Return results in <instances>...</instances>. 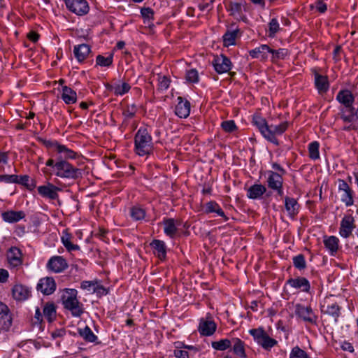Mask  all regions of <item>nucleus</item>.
<instances>
[{
	"mask_svg": "<svg viewBox=\"0 0 358 358\" xmlns=\"http://www.w3.org/2000/svg\"><path fill=\"white\" fill-rule=\"evenodd\" d=\"M134 145V150L139 156L148 155L152 152V138L145 127H140L136 133Z\"/></svg>",
	"mask_w": 358,
	"mask_h": 358,
	"instance_id": "f257e3e1",
	"label": "nucleus"
},
{
	"mask_svg": "<svg viewBox=\"0 0 358 358\" xmlns=\"http://www.w3.org/2000/svg\"><path fill=\"white\" fill-rule=\"evenodd\" d=\"M78 292L75 289H66L62 296L65 309L69 310L72 316L79 317L84 312L83 304L77 299Z\"/></svg>",
	"mask_w": 358,
	"mask_h": 358,
	"instance_id": "f03ea898",
	"label": "nucleus"
},
{
	"mask_svg": "<svg viewBox=\"0 0 358 358\" xmlns=\"http://www.w3.org/2000/svg\"><path fill=\"white\" fill-rule=\"evenodd\" d=\"M55 174L62 178L77 179L82 176V171L67 161H56Z\"/></svg>",
	"mask_w": 358,
	"mask_h": 358,
	"instance_id": "7ed1b4c3",
	"label": "nucleus"
},
{
	"mask_svg": "<svg viewBox=\"0 0 358 358\" xmlns=\"http://www.w3.org/2000/svg\"><path fill=\"white\" fill-rule=\"evenodd\" d=\"M249 334L253 337L254 341L265 350H271L272 348L278 345V341L270 337L264 328L252 329Z\"/></svg>",
	"mask_w": 358,
	"mask_h": 358,
	"instance_id": "20e7f679",
	"label": "nucleus"
},
{
	"mask_svg": "<svg viewBox=\"0 0 358 358\" xmlns=\"http://www.w3.org/2000/svg\"><path fill=\"white\" fill-rule=\"evenodd\" d=\"M252 124L258 128L262 135L268 141L273 143L275 145H279L278 138H274V137L272 136L266 120L261 117L259 114L255 113L252 116Z\"/></svg>",
	"mask_w": 358,
	"mask_h": 358,
	"instance_id": "39448f33",
	"label": "nucleus"
},
{
	"mask_svg": "<svg viewBox=\"0 0 358 358\" xmlns=\"http://www.w3.org/2000/svg\"><path fill=\"white\" fill-rule=\"evenodd\" d=\"M67 9L78 16H83L90 11V6L86 0H64Z\"/></svg>",
	"mask_w": 358,
	"mask_h": 358,
	"instance_id": "423d86ee",
	"label": "nucleus"
},
{
	"mask_svg": "<svg viewBox=\"0 0 358 358\" xmlns=\"http://www.w3.org/2000/svg\"><path fill=\"white\" fill-rule=\"evenodd\" d=\"M296 315L303 321L311 324H316L317 316L313 312L310 306H305L297 303L295 306Z\"/></svg>",
	"mask_w": 358,
	"mask_h": 358,
	"instance_id": "0eeeda50",
	"label": "nucleus"
},
{
	"mask_svg": "<svg viewBox=\"0 0 358 358\" xmlns=\"http://www.w3.org/2000/svg\"><path fill=\"white\" fill-rule=\"evenodd\" d=\"M8 264L10 268H19L23 264V255L17 247L10 248L6 253Z\"/></svg>",
	"mask_w": 358,
	"mask_h": 358,
	"instance_id": "6e6552de",
	"label": "nucleus"
},
{
	"mask_svg": "<svg viewBox=\"0 0 358 358\" xmlns=\"http://www.w3.org/2000/svg\"><path fill=\"white\" fill-rule=\"evenodd\" d=\"M338 189L341 194V201L345 203L346 206H351L354 203L353 192L348 184L342 179L338 180Z\"/></svg>",
	"mask_w": 358,
	"mask_h": 358,
	"instance_id": "1a4fd4ad",
	"label": "nucleus"
},
{
	"mask_svg": "<svg viewBox=\"0 0 358 358\" xmlns=\"http://www.w3.org/2000/svg\"><path fill=\"white\" fill-rule=\"evenodd\" d=\"M38 193L45 199L50 200H55L59 198L58 192L61 191V188L54 185L50 182H47L44 185L37 187Z\"/></svg>",
	"mask_w": 358,
	"mask_h": 358,
	"instance_id": "9d476101",
	"label": "nucleus"
},
{
	"mask_svg": "<svg viewBox=\"0 0 358 358\" xmlns=\"http://www.w3.org/2000/svg\"><path fill=\"white\" fill-rule=\"evenodd\" d=\"M213 65L215 71L219 74L227 73L231 69L230 59L224 55L215 57L213 61Z\"/></svg>",
	"mask_w": 358,
	"mask_h": 358,
	"instance_id": "9b49d317",
	"label": "nucleus"
},
{
	"mask_svg": "<svg viewBox=\"0 0 358 358\" xmlns=\"http://www.w3.org/2000/svg\"><path fill=\"white\" fill-rule=\"evenodd\" d=\"M12 325V317L8 307L0 302V331H8Z\"/></svg>",
	"mask_w": 358,
	"mask_h": 358,
	"instance_id": "f8f14e48",
	"label": "nucleus"
},
{
	"mask_svg": "<svg viewBox=\"0 0 358 358\" xmlns=\"http://www.w3.org/2000/svg\"><path fill=\"white\" fill-rule=\"evenodd\" d=\"M67 267L68 264L62 256H53L47 263V268L55 273H61Z\"/></svg>",
	"mask_w": 358,
	"mask_h": 358,
	"instance_id": "ddd939ff",
	"label": "nucleus"
},
{
	"mask_svg": "<svg viewBox=\"0 0 358 358\" xmlns=\"http://www.w3.org/2000/svg\"><path fill=\"white\" fill-rule=\"evenodd\" d=\"M355 227L354 217L351 215H345L341 222L339 234L343 238H348Z\"/></svg>",
	"mask_w": 358,
	"mask_h": 358,
	"instance_id": "4468645a",
	"label": "nucleus"
},
{
	"mask_svg": "<svg viewBox=\"0 0 358 358\" xmlns=\"http://www.w3.org/2000/svg\"><path fill=\"white\" fill-rule=\"evenodd\" d=\"M341 307L336 302L324 301V303L321 306L322 313L332 317L335 323L338 322V317L341 315Z\"/></svg>",
	"mask_w": 358,
	"mask_h": 358,
	"instance_id": "2eb2a0df",
	"label": "nucleus"
},
{
	"mask_svg": "<svg viewBox=\"0 0 358 358\" xmlns=\"http://www.w3.org/2000/svg\"><path fill=\"white\" fill-rule=\"evenodd\" d=\"M37 289L45 295L52 294L56 289L55 280L51 277L41 278L37 285Z\"/></svg>",
	"mask_w": 358,
	"mask_h": 358,
	"instance_id": "dca6fc26",
	"label": "nucleus"
},
{
	"mask_svg": "<svg viewBox=\"0 0 358 358\" xmlns=\"http://www.w3.org/2000/svg\"><path fill=\"white\" fill-rule=\"evenodd\" d=\"M77 156L78 154L76 152L61 144L57 146L56 153L54 155L57 162L76 159Z\"/></svg>",
	"mask_w": 358,
	"mask_h": 358,
	"instance_id": "f3484780",
	"label": "nucleus"
},
{
	"mask_svg": "<svg viewBox=\"0 0 358 358\" xmlns=\"http://www.w3.org/2000/svg\"><path fill=\"white\" fill-rule=\"evenodd\" d=\"M216 328L217 325L211 318L209 320L201 319L200 320L199 331L203 336H209L213 335Z\"/></svg>",
	"mask_w": 358,
	"mask_h": 358,
	"instance_id": "a211bd4d",
	"label": "nucleus"
},
{
	"mask_svg": "<svg viewBox=\"0 0 358 358\" xmlns=\"http://www.w3.org/2000/svg\"><path fill=\"white\" fill-rule=\"evenodd\" d=\"M271 52V48L266 44L259 45L249 51L250 56L253 59H258L261 61H266L268 59V54Z\"/></svg>",
	"mask_w": 358,
	"mask_h": 358,
	"instance_id": "6ab92c4d",
	"label": "nucleus"
},
{
	"mask_svg": "<svg viewBox=\"0 0 358 358\" xmlns=\"http://www.w3.org/2000/svg\"><path fill=\"white\" fill-rule=\"evenodd\" d=\"M336 100L345 108H350L354 103L355 98L350 90H342L337 94Z\"/></svg>",
	"mask_w": 358,
	"mask_h": 358,
	"instance_id": "aec40b11",
	"label": "nucleus"
},
{
	"mask_svg": "<svg viewBox=\"0 0 358 358\" xmlns=\"http://www.w3.org/2000/svg\"><path fill=\"white\" fill-rule=\"evenodd\" d=\"M315 85L320 94L326 93L329 87L328 77L319 74L315 71Z\"/></svg>",
	"mask_w": 358,
	"mask_h": 358,
	"instance_id": "412c9836",
	"label": "nucleus"
},
{
	"mask_svg": "<svg viewBox=\"0 0 358 358\" xmlns=\"http://www.w3.org/2000/svg\"><path fill=\"white\" fill-rule=\"evenodd\" d=\"M164 231L166 235L170 238H173L178 231V225H180L179 221H176L173 218H165L163 220Z\"/></svg>",
	"mask_w": 358,
	"mask_h": 358,
	"instance_id": "4be33fe9",
	"label": "nucleus"
},
{
	"mask_svg": "<svg viewBox=\"0 0 358 358\" xmlns=\"http://www.w3.org/2000/svg\"><path fill=\"white\" fill-rule=\"evenodd\" d=\"M285 208L289 217L294 219L299 213V204L294 198L286 196L285 198Z\"/></svg>",
	"mask_w": 358,
	"mask_h": 358,
	"instance_id": "5701e85b",
	"label": "nucleus"
},
{
	"mask_svg": "<svg viewBox=\"0 0 358 358\" xmlns=\"http://www.w3.org/2000/svg\"><path fill=\"white\" fill-rule=\"evenodd\" d=\"M26 216L24 211L8 210L1 213L3 220L8 223L17 222Z\"/></svg>",
	"mask_w": 358,
	"mask_h": 358,
	"instance_id": "b1692460",
	"label": "nucleus"
},
{
	"mask_svg": "<svg viewBox=\"0 0 358 358\" xmlns=\"http://www.w3.org/2000/svg\"><path fill=\"white\" fill-rule=\"evenodd\" d=\"M267 185L271 189H277L278 187L282 186L283 183L282 176L273 171H267Z\"/></svg>",
	"mask_w": 358,
	"mask_h": 358,
	"instance_id": "393cba45",
	"label": "nucleus"
},
{
	"mask_svg": "<svg viewBox=\"0 0 358 358\" xmlns=\"http://www.w3.org/2000/svg\"><path fill=\"white\" fill-rule=\"evenodd\" d=\"M338 118L346 124L343 127L344 130L355 129V126L354 124L358 120V113H340L339 117H336V119Z\"/></svg>",
	"mask_w": 358,
	"mask_h": 358,
	"instance_id": "a878e982",
	"label": "nucleus"
},
{
	"mask_svg": "<svg viewBox=\"0 0 358 358\" xmlns=\"http://www.w3.org/2000/svg\"><path fill=\"white\" fill-rule=\"evenodd\" d=\"M245 343L238 338H232L231 350L235 355L239 358H247Z\"/></svg>",
	"mask_w": 358,
	"mask_h": 358,
	"instance_id": "bb28decb",
	"label": "nucleus"
},
{
	"mask_svg": "<svg viewBox=\"0 0 358 358\" xmlns=\"http://www.w3.org/2000/svg\"><path fill=\"white\" fill-rule=\"evenodd\" d=\"M287 283L294 288L301 289L303 292H308L310 287L308 280L303 277L290 278Z\"/></svg>",
	"mask_w": 358,
	"mask_h": 358,
	"instance_id": "cd10ccee",
	"label": "nucleus"
},
{
	"mask_svg": "<svg viewBox=\"0 0 358 358\" xmlns=\"http://www.w3.org/2000/svg\"><path fill=\"white\" fill-rule=\"evenodd\" d=\"M13 296L17 301H24L29 298L30 291L28 287L22 285H15L12 290Z\"/></svg>",
	"mask_w": 358,
	"mask_h": 358,
	"instance_id": "c85d7f7f",
	"label": "nucleus"
},
{
	"mask_svg": "<svg viewBox=\"0 0 358 358\" xmlns=\"http://www.w3.org/2000/svg\"><path fill=\"white\" fill-rule=\"evenodd\" d=\"M90 52V47L89 45L83 43L76 45L73 49L75 57L79 62H83Z\"/></svg>",
	"mask_w": 358,
	"mask_h": 358,
	"instance_id": "c756f323",
	"label": "nucleus"
},
{
	"mask_svg": "<svg viewBox=\"0 0 358 358\" xmlns=\"http://www.w3.org/2000/svg\"><path fill=\"white\" fill-rule=\"evenodd\" d=\"M266 188L261 184H255L250 187L247 191V196L251 199H260L266 192Z\"/></svg>",
	"mask_w": 358,
	"mask_h": 358,
	"instance_id": "7c9ffc66",
	"label": "nucleus"
},
{
	"mask_svg": "<svg viewBox=\"0 0 358 358\" xmlns=\"http://www.w3.org/2000/svg\"><path fill=\"white\" fill-rule=\"evenodd\" d=\"M151 247L154 250V253L161 260H164L166 256V247L163 241L153 240L150 243Z\"/></svg>",
	"mask_w": 358,
	"mask_h": 358,
	"instance_id": "2f4dec72",
	"label": "nucleus"
},
{
	"mask_svg": "<svg viewBox=\"0 0 358 358\" xmlns=\"http://www.w3.org/2000/svg\"><path fill=\"white\" fill-rule=\"evenodd\" d=\"M323 243L330 255H334L338 250L339 239L337 237L334 236H324Z\"/></svg>",
	"mask_w": 358,
	"mask_h": 358,
	"instance_id": "473e14b6",
	"label": "nucleus"
},
{
	"mask_svg": "<svg viewBox=\"0 0 358 358\" xmlns=\"http://www.w3.org/2000/svg\"><path fill=\"white\" fill-rule=\"evenodd\" d=\"M206 212L207 213H215L219 216L222 217L224 221L229 220V217L225 215L220 205L214 201H209L206 204Z\"/></svg>",
	"mask_w": 358,
	"mask_h": 358,
	"instance_id": "72a5a7b5",
	"label": "nucleus"
},
{
	"mask_svg": "<svg viewBox=\"0 0 358 358\" xmlns=\"http://www.w3.org/2000/svg\"><path fill=\"white\" fill-rule=\"evenodd\" d=\"M108 89H110V90H111L115 95L122 96L130 90L131 86L129 83L125 82L116 83L110 86Z\"/></svg>",
	"mask_w": 358,
	"mask_h": 358,
	"instance_id": "f704fd0d",
	"label": "nucleus"
},
{
	"mask_svg": "<svg viewBox=\"0 0 358 358\" xmlns=\"http://www.w3.org/2000/svg\"><path fill=\"white\" fill-rule=\"evenodd\" d=\"M239 32L240 30L238 28L234 30H227L222 37L224 45L228 47L234 45Z\"/></svg>",
	"mask_w": 358,
	"mask_h": 358,
	"instance_id": "c9c22d12",
	"label": "nucleus"
},
{
	"mask_svg": "<svg viewBox=\"0 0 358 358\" xmlns=\"http://www.w3.org/2000/svg\"><path fill=\"white\" fill-rule=\"evenodd\" d=\"M62 98L67 104L73 103L77 99L76 92L71 87L64 86L62 87Z\"/></svg>",
	"mask_w": 358,
	"mask_h": 358,
	"instance_id": "e433bc0d",
	"label": "nucleus"
},
{
	"mask_svg": "<svg viewBox=\"0 0 358 358\" xmlns=\"http://www.w3.org/2000/svg\"><path fill=\"white\" fill-rule=\"evenodd\" d=\"M17 182H14L15 184L22 185L27 187L29 190H32L36 187V182L34 180L31 179L28 175L17 176Z\"/></svg>",
	"mask_w": 358,
	"mask_h": 358,
	"instance_id": "4c0bfd02",
	"label": "nucleus"
},
{
	"mask_svg": "<svg viewBox=\"0 0 358 358\" xmlns=\"http://www.w3.org/2000/svg\"><path fill=\"white\" fill-rule=\"evenodd\" d=\"M44 317L49 322H52L56 317V307L53 303H47L43 308Z\"/></svg>",
	"mask_w": 358,
	"mask_h": 358,
	"instance_id": "58836bf2",
	"label": "nucleus"
},
{
	"mask_svg": "<svg viewBox=\"0 0 358 358\" xmlns=\"http://www.w3.org/2000/svg\"><path fill=\"white\" fill-rule=\"evenodd\" d=\"M79 335L87 342L94 343L98 338L88 326L78 329Z\"/></svg>",
	"mask_w": 358,
	"mask_h": 358,
	"instance_id": "ea45409f",
	"label": "nucleus"
},
{
	"mask_svg": "<svg viewBox=\"0 0 358 358\" xmlns=\"http://www.w3.org/2000/svg\"><path fill=\"white\" fill-rule=\"evenodd\" d=\"M61 240L64 246L69 252L78 250L80 248L78 245H75L71 243V235L67 232H63V235L61 238Z\"/></svg>",
	"mask_w": 358,
	"mask_h": 358,
	"instance_id": "a19ab883",
	"label": "nucleus"
},
{
	"mask_svg": "<svg viewBox=\"0 0 358 358\" xmlns=\"http://www.w3.org/2000/svg\"><path fill=\"white\" fill-rule=\"evenodd\" d=\"M231 339H221L217 341H213L211 343L213 348L219 351H224L229 348L231 346Z\"/></svg>",
	"mask_w": 358,
	"mask_h": 358,
	"instance_id": "79ce46f5",
	"label": "nucleus"
},
{
	"mask_svg": "<svg viewBox=\"0 0 358 358\" xmlns=\"http://www.w3.org/2000/svg\"><path fill=\"white\" fill-rule=\"evenodd\" d=\"M227 10L231 16L238 17L242 13V5L238 2H229L227 6Z\"/></svg>",
	"mask_w": 358,
	"mask_h": 358,
	"instance_id": "37998d69",
	"label": "nucleus"
},
{
	"mask_svg": "<svg viewBox=\"0 0 358 358\" xmlns=\"http://www.w3.org/2000/svg\"><path fill=\"white\" fill-rule=\"evenodd\" d=\"M287 127L288 122H283L278 125H270L269 130L274 138H277L276 136L282 134L287 129Z\"/></svg>",
	"mask_w": 358,
	"mask_h": 358,
	"instance_id": "c03bdc74",
	"label": "nucleus"
},
{
	"mask_svg": "<svg viewBox=\"0 0 358 358\" xmlns=\"http://www.w3.org/2000/svg\"><path fill=\"white\" fill-rule=\"evenodd\" d=\"M270 53L271 54V60L275 61L278 59H284L289 55V50L286 48H280L278 50L271 48Z\"/></svg>",
	"mask_w": 358,
	"mask_h": 358,
	"instance_id": "a18cd8bd",
	"label": "nucleus"
},
{
	"mask_svg": "<svg viewBox=\"0 0 358 358\" xmlns=\"http://www.w3.org/2000/svg\"><path fill=\"white\" fill-rule=\"evenodd\" d=\"M130 215L134 220H141L145 216V211L138 206H134L130 210Z\"/></svg>",
	"mask_w": 358,
	"mask_h": 358,
	"instance_id": "49530a36",
	"label": "nucleus"
},
{
	"mask_svg": "<svg viewBox=\"0 0 358 358\" xmlns=\"http://www.w3.org/2000/svg\"><path fill=\"white\" fill-rule=\"evenodd\" d=\"M280 24L276 18H273L268 23V37L273 38L280 31Z\"/></svg>",
	"mask_w": 358,
	"mask_h": 358,
	"instance_id": "de8ad7c7",
	"label": "nucleus"
},
{
	"mask_svg": "<svg viewBox=\"0 0 358 358\" xmlns=\"http://www.w3.org/2000/svg\"><path fill=\"white\" fill-rule=\"evenodd\" d=\"M113 55L110 54L108 57H105L103 55H99L96 58V63L101 66H110L113 64Z\"/></svg>",
	"mask_w": 358,
	"mask_h": 358,
	"instance_id": "09e8293b",
	"label": "nucleus"
},
{
	"mask_svg": "<svg viewBox=\"0 0 358 358\" xmlns=\"http://www.w3.org/2000/svg\"><path fill=\"white\" fill-rule=\"evenodd\" d=\"M320 144L317 141L310 143L308 145L309 157L312 159H317L320 158L319 153Z\"/></svg>",
	"mask_w": 358,
	"mask_h": 358,
	"instance_id": "8fccbe9b",
	"label": "nucleus"
},
{
	"mask_svg": "<svg viewBox=\"0 0 358 358\" xmlns=\"http://www.w3.org/2000/svg\"><path fill=\"white\" fill-rule=\"evenodd\" d=\"M141 14L144 20V23L148 24L150 25V22L153 20L154 17V10L149 8L145 7L141 9Z\"/></svg>",
	"mask_w": 358,
	"mask_h": 358,
	"instance_id": "3c124183",
	"label": "nucleus"
},
{
	"mask_svg": "<svg viewBox=\"0 0 358 358\" xmlns=\"http://www.w3.org/2000/svg\"><path fill=\"white\" fill-rule=\"evenodd\" d=\"M178 102L176 106L177 110H184L185 112H190L191 104L188 100H187L181 96H178Z\"/></svg>",
	"mask_w": 358,
	"mask_h": 358,
	"instance_id": "603ef678",
	"label": "nucleus"
},
{
	"mask_svg": "<svg viewBox=\"0 0 358 358\" xmlns=\"http://www.w3.org/2000/svg\"><path fill=\"white\" fill-rule=\"evenodd\" d=\"M222 129L227 133H231L237 130L238 127L234 120H226L221 123Z\"/></svg>",
	"mask_w": 358,
	"mask_h": 358,
	"instance_id": "864d4df0",
	"label": "nucleus"
},
{
	"mask_svg": "<svg viewBox=\"0 0 358 358\" xmlns=\"http://www.w3.org/2000/svg\"><path fill=\"white\" fill-rule=\"evenodd\" d=\"M294 266L298 269H303L306 266V260L303 255H298L293 257Z\"/></svg>",
	"mask_w": 358,
	"mask_h": 358,
	"instance_id": "5fc2aeb1",
	"label": "nucleus"
},
{
	"mask_svg": "<svg viewBox=\"0 0 358 358\" xmlns=\"http://www.w3.org/2000/svg\"><path fill=\"white\" fill-rule=\"evenodd\" d=\"M185 78L189 83H197L199 82L198 71L194 69H190L187 71Z\"/></svg>",
	"mask_w": 358,
	"mask_h": 358,
	"instance_id": "6e6d98bb",
	"label": "nucleus"
},
{
	"mask_svg": "<svg viewBox=\"0 0 358 358\" xmlns=\"http://www.w3.org/2000/svg\"><path fill=\"white\" fill-rule=\"evenodd\" d=\"M158 87L160 90H166L169 87L170 80L168 77L163 76L159 77Z\"/></svg>",
	"mask_w": 358,
	"mask_h": 358,
	"instance_id": "4d7b16f0",
	"label": "nucleus"
},
{
	"mask_svg": "<svg viewBox=\"0 0 358 358\" xmlns=\"http://www.w3.org/2000/svg\"><path fill=\"white\" fill-rule=\"evenodd\" d=\"M17 179V175H0V182L5 183H14V182H17L15 180Z\"/></svg>",
	"mask_w": 358,
	"mask_h": 358,
	"instance_id": "13d9d810",
	"label": "nucleus"
},
{
	"mask_svg": "<svg viewBox=\"0 0 358 358\" xmlns=\"http://www.w3.org/2000/svg\"><path fill=\"white\" fill-rule=\"evenodd\" d=\"M214 0H210L208 2L202 1L198 4V7L201 11L208 10L210 11L213 8Z\"/></svg>",
	"mask_w": 358,
	"mask_h": 358,
	"instance_id": "bf43d9fd",
	"label": "nucleus"
},
{
	"mask_svg": "<svg viewBox=\"0 0 358 358\" xmlns=\"http://www.w3.org/2000/svg\"><path fill=\"white\" fill-rule=\"evenodd\" d=\"M311 8H315L319 13H324L327 9V6L322 1L319 0L315 2L314 6L311 5Z\"/></svg>",
	"mask_w": 358,
	"mask_h": 358,
	"instance_id": "052dcab7",
	"label": "nucleus"
},
{
	"mask_svg": "<svg viewBox=\"0 0 358 358\" xmlns=\"http://www.w3.org/2000/svg\"><path fill=\"white\" fill-rule=\"evenodd\" d=\"M94 285L95 282L93 281H83L81 282L80 287L85 290L95 292Z\"/></svg>",
	"mask_w": 358,
	"mask_h": 358,
	"instance_id": "680f3d73",
	"label": "nucleus"
},
{
	"mask_svg": "<svg viewBox=\"0 0 358 358\" xmlns=\"http://www.w3.org/2000/svg\"><path fill=\"white\" fill-rule=\"evenodd\" d=\"M8 162V155L5 152H0V172L3 171V165Z\"/></svg>",
	"mask_w": 358,
	"mask_h": 358,
	"instance_id": "e2e57ef3",
	"label": "nucleus"
},
{
	"mask_svg": "<svg viewBox=\"0 0 358 358\" xmlns=\"http://www.w3.org/2000/svg\"><path fill=\"white\" fill-rule=\"evenodd\" d=\"M65 335V330L64 329H56L51 333V336L53 338L62 337Z\"/></svg>",
	"mask_w": 358,
	"mask_h": 358,
	"instance_id": "0e129e2a",
	"label": "nucleus"
},
{
	"mask_svg": "<svg viewBox=\"0 0 358 358\" xmlns=\"http://www.w3.org/2000/svg\"><path fill=\"white\" fill-rule=\"evenodd\" d=\"M8 272L6 269H0V282H5L8 280Z\"/></svg>",
	"mask_w": 358,
	"mask_h": 358,
	"instance_id": "69168bd1",
	"label": "nucleus"
},
{
	"mask_svg": "<svg viewBox=\"0 0 358 358\" xmlns=\"http://www.w3.org/2000/svg\"><path fill=\"white\" fill-rule=\"evenodd\" d=\"M175 355L178 358H189V354L185 350H175Z\"/></svg>",
	"mask_w": 358,
	"mask_h": 358,
	"instance_id": "338daca9",
	"label": "nucleus"
},
{
	"mask_svg": "<svg viewBox=\"0 0 358 358\" xmlns=\"http://www.w3.org/2000/svg\"><path fill=\"white\" fill-rule=\"evenodd\" d=\"M44 144L47 148H54L55 151L57 150V146L60 144L57 141H44Z\"/></svg>",
	"mask_w": 358,
	"mask_h": 358,
	"instance_id": "774afa93",
	"label": "nucleus"
}]
</instances>
